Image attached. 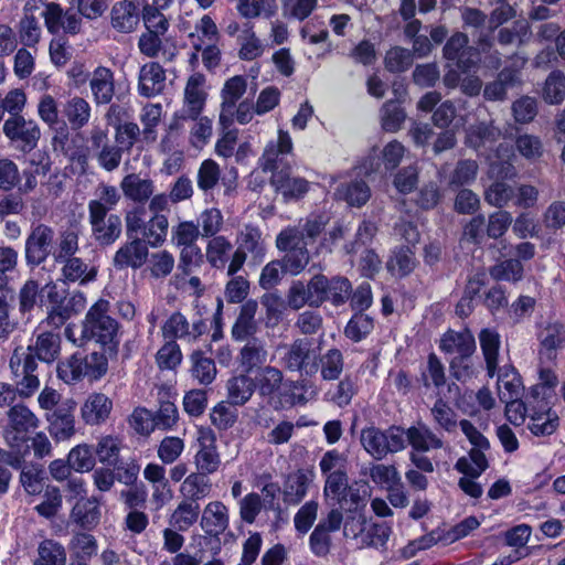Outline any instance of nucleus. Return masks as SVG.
<instances>
[{"instance_id": "nucleus-48", "label": "nucleus", "mask_w": 565, "mask_h": 565, "mask_svg": "<svg viewBox=\"0 0 565 565\" xmlns=\"http://www.w3.org/2000/svg\"><path fill=\"white\" fill-rule=\"evenodd\" d=\"M255 385L246 374L234 376L227 382L228 398L234 405H243L253 395Z\"/></svg>"}, {"instance_id": "nucleus-25", "label": "nucleus", "mask_w": 565, "mask_h": 565, "mask_svg": "<svg viewBox=\"0 0 565 565\" xmlns=\"http://www.w3.org/2000/svg\"><path fill=\"white\" fill-rule=\"evenodd\" d=\"M315 472L309 469H299L290 473L284 484V500L289 504H298L307 494Z\"/></svg>"}, {"instance_id": "nucleus-35", "label": "nucleus", "mask_w": 565, "mask_h": 565, "mask_svg": "<svg viewBox=\"0 0 565 565\" xmlns=\"http://www.w3.org/2000/svg\"><path fill=\"white\" fill-rule=\"evenodd\" d=\"M238 56L244 61H253L260 57L266 51L267 44L262 40L253 26L245 24L238 35Z\"/></svg>"}, {"instance_id": "nucleus-31", "label": "nucleus", "mask_w": 565, "mask_h": 565, "mask_svg": "<svg viewBox=\"0 0 565 565\" xmlns=\"http://www.w3.org/2000/svg\"><path fill=\"white\" fill-rule=\"evenodd\" d=\"M120 188L127 199L138 203L148 201L154 192L153 181L136 173L127 174L121 180Z\"/></svg>"}, {"instance_id": "nucleus-60", "label": "nucleus", "mask_w": 565, "mask_h": 565, "mask_svg": "<svg viewBox=\"0 0 565 565\" xmlns=\"http://www.w3.org/2000/svg\"><path fill=\"white\" fill-rule=\"evenodd\" d=\"M267 360V351L257 341L248 342L241 351V364L247 373L260 366Z\"/></svg>"}, {"instance_id": "nucleus-27", "label": "nucleus", "mask_w": 565, "mask_h": 565, "mask_svg": "<svg viewBox=\"0 0 565 565\" xmlns=\"http://www.w3.org/2000/svg\"><path fill=\"white\" fill-rule=\"evenodd\" d=\"M334 198L350 206L361 207L370 200L371 189L365 181L353 179L339 185L334 191Z\"/></svg>"}, {"instance_id": "nucleus-29", "label": "nucleus", "mask_w": 565, "mask_h": 565, "mask_svg": "<svg viewBox=\"0 0 565 565\" xmlns=\"http://www.w3.org/2000/svg\"><path fill=\"white\" fill-rule=\"evenodd\" d=\"M228 514L226 507L220 501L206 504L201 518V527L206 534L217 535L226 530Z\"/></svg>"}, {"instance_id": "nucleus-15", "label": "nucleus", "mask_w": 565, "mask_h": 565, "mask_svg": "<svg viewBox=\"0 0 565 565\" xmlns=\"http://www.w3.org/2000/svg\"><path fill=\"white\" fill-rule=\"evenodd\" d=\"M247 81L244 76H233L225 81L221 89V105L218 125L224 129L232 126L234 121V108L241 97L246 93Z\"/></svg>"}, {"instance_id": "nucleus-21", "label": "nucleus", "mask_w": 565, "mask_h": 565, "mask_svg": "<svg viewBox=\"0 0 565 565\" xmlns=\"http://www.w3.org/2000/svg\"><path fill=\"white\" fill-rule=\"evenodd\" d=\"M270 184L285 201L302 198L310 188L309 182L305 178L292 175L287 170L273 172Z\"/></svg>"}, {"instance_id": "nucleus-62", "label": "nucleus", "mask_w": 565, "mask_h": 565, "mask_svg": "<svg viewBox=\"0 0 565 565\" xmlns=\"http://www.w3.org/2000/svg\"><path fill=\"white\" fill-rule=\"evenodd\" d=\"M57 375L66 384H73L85 377L83 358L74 354L57 365Z\"/></svg>"}, {"instance_id": "nucleus-63", "label": "nucleus", "mask_w": 565, "mask_h": 565, "mask_svg": "<svg viewBox=\"0 0 565 565\" xmlns=\"http://www.w3.org/2000/svg\"><path fill=\"white\" fill-rule=\"evenodd\" d=\"M185 444L183 439L175 436L164 437L158 447V458L164 465H171L178 460V458L184 451Z\"/></svg>"}, {"instance_id": "nucleus-22", "label": "nucleus", "mask_w": 565, "mask_h": 565, "mask_svg": "<svg viewBox=\"0 0 565 565\" xmlns=\"http://www.w3.org/2000/svg\"><path fill=\"white\" fill-rule=\"evenodd\" d=\"M53 231L45 225L35 226L25 243V257L29 263L39 265L50 254L53 242Z\"/></svg>"}, {"instance_id": "nucleus-3", "label": "nucleus", "mask_w": 565, "mask_h": 565, "mask_svg": "<svg viewBox=\"0 0 565 565\" xmlns=\"http://www.w3.org/2000/svg\"><path fill=\"white\" fill-rule=\"evenodd\" d=\"M514 153L508 146L501 143L495 153L489 157V178L494 181L486 189L484 200L495 207H504L514 198L515 190L504 180L513 179L516 174L512 163Z\"/></svg>"}, {"instance_id": "nucleus-51", "label": "nucleus", "mask_w": 565, "mask_h": 565, "mask_svg": "<svg viewBox=\"0 0 565 565\" xmlns=\"http://www.w3.org/2000/svg\"><path fill=\"white\" fill-rule=\"evenodd\" d=\"M192 376L202 385L211 384L216 376V367L214 361L203 355L202 352L195 351L191 355Z\"/></svg>"}, {"instance_id": "nucleus-40", "label": "nucleus", "mask_w": 565, "mask_h": 565, "mask_svg": "<svg viewBox=\"0 0 565 565\" xmlns=\"http://www.w3.org/2000/svg\"><path fill=\"white\" fill-rule=\"evenodd\" d=\"M62 273L66 280L84 285L96 278L97 268L84 263L81 258L68 257L64 263Z\"/></svg>"}, {"instance_id": "nucleus-57", "label": "nucleus", "mask_w": 565, "mask_h": 565, "mask_svg": "<svg viewBox=\"0 0 565 565\" xmlns=\"http://www.w3.org/2000/svg\"><path fill=\"white\" fill-rule=\"evenodd\" d=\"M519 81L515 71L503 70L497 81L488 84L483 95L489 100H501L504 98L507 88L513 86Z\"/></svg>"}, {"instance_id": "nucleus-23", "label": "nucleus", "mask_w": 565, "mask_h": 565, "mask_svg": "<svg viewBox=\"0 0 565 565\" xmlns=\"http://www.w3.org/2000/svg\"><path fill=\"white\" fill-rule=\"evenodd\" d=\"M148 247L140 238H134L124 244L114 255V266L117 268H140L147 260Z\"/></svg>"}, {"instance_id": "nucleus-19", "label": "nucleus", "mask_w": 565, "mask_h": 565, "mask_svg": "<svg viewBox=\"0 0 565 565\" xmlns=\"http://www.w3.org/2000/svg\"><path fill=\"white\" fill-rule=\"evenodd\" d=\"M74 406L75 403L68 401L46 415L50 433L57 441L67 440L75 434Z\"/></svg>"}, {"instance_id": "nucleus-28", "label": "nucleus", "mask_w": 565, "mask_h": 565, "mask_svg": "<svg viewBox=\"0 0 565 565\" xmlns=\"http://www.w3.org/2000/svg\"><path fill=\"white\" fill-rule=\"evenodd\" d=\"M110 14L111 25L119 32H132L139 23L138 7L130 0L115 3Z\"/></svg>"}, {"instance_id": "nucleus-41", "label": "nucleus", "mask_w": 565, "mask_h": 565, "mask_svg": "<svg viewBox=\"0 0 565 565\" xmlns=\"http://www.w3.org/2000/svg\"><path fill=\"white\" fill-rule=\"evenodd\" d=\"M200 514L198 502L181 501L172 512L169 523L178 531L189 530L196 521Z\"/></svg>"}, {"instance_id": "nucleus-39", "label": "nucleus", "mask_w": 565, "mask_h": 565, "mask_svg": "<svg viewBox=\"0 0 565 565\" xmlns=\"http://www.w3.org/2000/svg\"><path fill=\"white\" fill-rule=\"evenodd\" d=\"M232 249L233 245L227 237L223 235L211 237L205 247L206 260L214 268H224Z\"/></svg>"}, {"instance_id": "nucleus-17", "label": "nucleus", "mask_w": 565, "mask_h": 565, "mask_svg": "<svg viewBox=\"0 0 565 565\" xmlns=\"http://www.w3.org/2000/svg\"><path fill=\"white\" fill-rule=\"evenodd\" d=\"M468 36L463 33H455L444 47V56L448 61L457 63L461 72H468L479 62V53L473 47H468Z\"/></svg>"}, {"instance_id": "nucleus-8", "label": "nucleus", "mask_w": 565, "mask_h": 565, "mask_svg": "<svg viewBox=\"0 0 565 565\" xmlns=\"http://www.w3.org/2000/svg\"><path fill=\"white\" fill-rule=\"evenodd\" d=\"M282 365L290 371L312 375L318 371V353L308 339H297L291 344L278 348Z\"/></svg>"}, {"instance_id": "nucleus-46", "label": "nucleus", "mask_w": 565, "mask_h": 565, "mask_svg": "<svg viewBox=\"0 0 565 565\" xmlns=\"http://www.w3.org/2000/svg\"><path fill=\"white\" fill-rule=\"evenodd\" d=\"M168 228V217L163 214H153V216L146 222L142 236L151 247H158L166 241Z\"/></svg>"}, {"instance_id": "nucleus-42", "label": "nucleus", "mask_w": 565, "mask_h": 565, "mask_svg": "<svg viewBox=\"0 0 565 565\" xmlns=\"http://www.w3.org/2000/svg\"><path fill=\"white\" fill-rule=\"evenodd\" d=\"M565 340V327L558 323L550 324L541 342L539 356L546 361H555L557 358V349Z\"/></svg>"}, {"instance_id": "nucleus-55", "label": "nucleus", "mask_w": 565, "mask_h": 565, "mask_svg": "<svg viewBox=\"0 0 565 565\" xmlns=\"http://www.w3.org/2000/svg\"><path fill=\"white\" fill-rule=\"evenodd\" d=\"M405 119L406 114L398 103L388 100L383 105L381 109V124L385 131H398Z\"/></svg>"}, {"instance_id": "nucleus-14", "label": "nucleus", "mask_w": 565, "mask_h": 565, "mask_svg": "<svg viewBox=\"0 0 565 565\" xmlns=\"http://www.w3.org/2000/svg\"><path fill=\"white\" fill-rule=\"evenodd\" d=\"M38 364L34 356L15 350L10 359V369L18 379L19 394L22 397L31 396L40 386V380L34 375Z\"/></svg>"}, {"instance_id": "nucleus-34", "label": "nucleus", "mask_w": 565, "mask_h": 565, "mask_svg": "<svg viewBox=\"0 0 565 565\" xmlns=\"http://www.w3.org/2000/svg\"><path fill=\"white\" fill-rule=\"evenodd\" d=\"M490 448H471L467 456L460 457L455 468L458 472L472 478H479L489 467L486 451Z\"/></svg>"}, {"instance_id": "nucleus-30", "label": "nucleus", "mask_w": 565, "mask_h": 565, "mask_svg": "<svg viewBox=\"0 0 565 565\" xmlns=\"http://www.w3.org/2000/svg\"><path fill=\"white\" fill-rule=\"evenodd\" d=\"M405 441L413 451L428 452L443 447V440L425 425L412 426L404 430Z\"/></svg>"}, {"instance_id": "nucleus-1", "label": "nucleus", "mask_w": 565, "mask_h": 565, "mask_svg": "<svg viewBox=\"0 0 565 565\" xmlns=\"http://www.w3.org/2000/svg\"><path fill=\"white\" fill-rule=\"evenodd\" d=\"M479 342L489 377L498 375L497 391L501 402L520 397L523 391L521 376L512 365L498 367L500 334L493 329H482Z\"/></svg>"}, {"instance_id": "nucleus-38", "label": "nucleus", "mask_w": 565, "mask_h": 565, "mask_svg": "<svg viewBox=\"0 0 565 565\" xmlns=\"http://www.w3.org/2000/svg\"><path fill=\"white\" fill-rule=\"evenodd\" d=\"M63 113L73 129H81L88 124L92 107L83 97L74 96L65 103Z\"/></svg>"}, {"instance_id": "nucleus-33", "label": "nucleus", "mask_w": 565, "mask_h": 565, "mask_svg": "<svg viewBox=\"0 0 565 565\" xmlns=\"http://www.w3.org/2000/svg\"><path fill=\"white\" fill-rule=\"evenodd\" d=\"M39 334L34 345H30L29 350L45 363H51L57 359L61 351V340L57 333L46 330H38Z\"/></svg>"}, {"instance_id": "nucleus-18", "label": "nucleus", "mask_w": 565, "mask_h": 565, "mask_svg": "<svg viewBox=\"0 0 565 565\" xmlns=\"http://www.w3.org/2000/svg\"><path fill=\"white\" fill-rule=\"evenodd\" d=\"M42 15L47 31L52 34H56L60 31L76 34L81 30V18L70 11L64 12L62 7L57 3L51 2L45 4Z\"/></svg>"}, {"instance_id": "nucleus-5", "label": "nucleus", "mask_w": 565, "mask_h": 565, "mask_svg": "<svg viewBox=\"0 0 565 565\" xmlns=\"http://www.w3.org/2000/svg\"><path fill=\"white\" fill-rule=\"evenodd\" d=\"M308 242L297 227L281 231L276 238L278 249L286 252L282 258L284 273L300 274L309 263Z\"/></svg>"}, {"instance_id": "nucleus-59", "label": "nucleus", "mask_w": 565, "mask_h": 565, "mask_svg": "<svg viewBox=\"0 0 565 565\" xmlns=\"http://www.w3.org/2000/svg\"><path fill=\"white\" fill-rule=\"evenodd\" d=\"M67 458L72 469L77 472H88L95 466L93 450L87 444H81L72 448Z\"/></svg>"}, {"instance_id": "nucleus-53", "label": "nucleus", "mask_w": 565, "mask_h": 565, "mask_svg": "<svg viewBox=\"0 0 565 565\" xmlns=\"http://www.w3.org/2000/svg\"><path fill=\"white\" fill-rule=\"evenodd\" d=\"M189 119L194 121L190 129L189 141L194 148L202 149L210 142L213 135V119L202 114Z\"/></svg>"}, {"instance_id": "nucleus-24", "label": "nucleus", "mask_w": 565, "mask_h": 565, "mask_svg": "<svg viewBox=\"0 0 565 565\" xmlns=\"http://www.w3.org/2000/svg\"><path fill=\"white\" fill-rule=\"evenodd\" d=\"M439 349L450 355H472L476 340L469 330L460 332L449 330L440 339Z\"/></svg>"}, {"instance_id": "nucleus-43", "label": "nucleus", "mask_w": 565, "mask_h": 565, "mask_svg": "<svg viewBox=\"0 0 565 565\" xmlns=\"http://www.w3.org/2000/svg\"><path fill=\"white\" fill-rule=\"evenodd\" d=\"M554 361H546L539 356V383L531 387L530 394L534 399L546 397L545 390L553 391L558 384V377L554 370L550 366Z\"/></svg>"}, {"instance_id": "nucleus-44", "label": "nucleus", "mask_w": 565, "mask_h": 565, "mask_svg": "<svg viewBox=\"0 0 565 565\" xmlns=\"http://www.w3.org/2000/svg\"><path fill=\"white\" fill-rule=\"evenodd\" d=\"M414 252L406 247H402L393 252L387 262V270L394 277H405L409 275L416 267Z\"/></svg>"}, {"instance_id": "nucleus-13", "label": "nucleus", "mask_w": 565, "mask_h": 565, "mask_svg": "<svg viewBox=\"0 0 565 565\" xmlns=\"http://www.w3.org/2000/svg\"><path fill=\"white\" fill-rule=\"evenodd\" d=\"M198 451L194 455V465L199 471L212 475L221 466V457L216 447V436L207 427H199L196 431Z\"/></svg>"}, {"instance_id": "nucleus-54", "label": "nucleus", "mask_w": 565, "mask_h": 565, "mask_svg": "<svg viewBox=\"0 0 565 565\" xmlns=\"http://www.w3.org/2000/svg\"><path fill=\"white\" fill-rule=\"evenodd\" d=\"M38 558L34 565H65L66 553L64 547L52 540L43 541L38 548Z\"/></svg>"}, {"instance_id": "nucleus-50", "label": "nucleus", "mask_w": 565, "mask_h": 565, "mask_svg": "<svg viewBox=\"0 0 565 565\" xmlns=\"http://www.w3.org/2000/svg\"><path fill=\"white\" fill-rule=\"evenodd\" d=\"M500 136V130L492 125L480 124L471 126L467 131L466 143L479 150L491 145Z\"/></svg>"}, {"instance_id": "nucleus-10", "label": "nucleus", "mask_w": 565, "mask_h": 565, "mask_svg": "<svg viewBox=\"0 0 565 565\" xmlns=\"http://www.w3.org/2000/svg\"><path fill=\"white\" fill-rule=\"evenodd\" d=\"M236 243L237 248L228 263L227 275H234L243 267L247 254H250L258 260L265 255L262 232L257 227L250 225L244 226L237 235Z\"/></svg>"}, {"instance_id": "nucleus-2", "label": "nucleus", "mask_w": 565, "mask_h": 565, "mask_svg": "<svg viewBox=\"0 0 565 565\" xmlns=\"http://www.w3.org/2000/svg\"><path fill=\"white\" fill-rule=\"evenodd\" d=\"M109 303L104 299L96 301L86 313L82 327L67 326L65 337L75 345L94 340L100 344L110 343L117 332V323L108 312Z\"/></svg>"}, {"instance_id": "nucleus-4", "label": "nucleus", "mask_w": 565, "mask_h": 565, "mask_svg": "<svg viewBox=\"0 0 565 565\" xmlns=\"http://www.w3.org/2000/svg\"><path fill=\"white\" fill-rule=\"evenodd\" d=\"M360 441L371 457L381 460L388 454L398 452L405 448V434L399 427H391L385 431L367 427L362 429Z\"/></svg>"}, {"instance_id": "nucleus-11", "label": "nucleus", "mask_w": 565, "mask_h": 565, "mask_svg": "<svg viewBox=\"0 0 565 565\" xmlns=\"http://www.w3.org/2000/svg\"><path fill=\"white\" fill-rule=\"evenodd\" d=\"M8 426L4 429V438L9 446L18 447L28 440V434L38 428L40 420L26 406L18 404L8 412Z\"/></svg>"}, {"instance_id": "nucleus-6", "label": "nucleus", "mask_w": 565, "mask_h": 565, "mask_svg": "<svg viewBox=\"0 0 565 565\" xmlns=\"http://www.w3.org/2000/svg\"><path fill=\"white\" fill-rule=\"evenodd\" d=\"M406 152L404 145L397 140L387 142L381 151L373 149L354 168L356 175H371L373 173L390 172L402 162Z\"/></svg>"}, {"instance_id": "nucleus-9", "label": "nucleus", "mask_w": 565, "mask_h": 565, "mask_svg": "<svg viewBox=\"0 0 565 565\" xmlns=\"http://www.w3.org/2000/svg\"><path fill=\"white\" fill-rule=\"evenodd\" d=\"M2 129L12 146L23 152H30L35 149L41 138L39 124L23 116L9 117L4 121Z\"/></svg>"}, {"instance_id": "nucleus-37", "label": "nucleus", "mask_w": 565, "mask_h": 565, "mask_svg": "<svg viewBox=\"0 0 565 565\" xmlns=\"http://www.w3.org/2000/svg\"><path fill=\"white\" fill-rule=\"evenodd\" d=\"M257 307L255 300H248L242 306L239 316L232 328V335L235 340L243 341L255 333Z\"/></svg>"}, {"instance_id": "nucleus-64", "label": "nucleus", "mask_w": 565, "mask_h": 565, "mask_svg": "<svg viewBox=\"0 0 565 565\" xmlns=\"http://www.w3.org/2000/svg\"><path fill=\"white\" fill-rule=\"evenodd\" d=\"M565 96V76L561 72H553L545 82L543 98L550 104H559Z\"/></svg>"}, {"instance_id": "nucleus-32", "label": "nucleus", "mask_w": 565, "mask_h": 565, "mask_svg": "<svg viewBox=\"0 0 565 565\" xmlns=\"http://www.w3.org/2000/svg\"><path fill=\"white\" fill-rule=\"evenodd\" d=\"M90 90L96 104H108L114 96V74L104 66L94 70L90 81Z\"/></svg>"}, {"instance_id": "nucleus-26", "label": "nucleus", "mask_w": 565, "mask_h": 565, "mask_svg": "<svg viewBox=\"0 0 565 565\" xmlns=\"http://www.w3.org/2000/svg\"><path fill=\"white\" fill-rule=\"evenodd\" d=\"M166 82L164 70L154 62L145 64L139 72V93L152 97L163 90Z\"/></svg>"}, {"instance_id": "nucleus-45", "label": "nucleus", "mask_w": 565, "mask_h": 565, "mask_svg": "<svg viewBox=\"0 0 565 565\" xmlns=\"http://www.w3.org/2000/svg\"><path fill=\"white\" fill-rule=\"evenodd\" d=\"M121 440L115 436H102L95 447L98 461L103 465L115 467L120 457Z\"/></svg>"}, {"instance_id": "nucleus-52", "label": "nucleus", "mask_w": 565, "mask_h": 565, "mask_svg": "<svg viewBox=\"0 0 565 565\" xmlns=\"http://www.w3.org/2000/svg\"><path fill=\"white\" fill-rule=\"evenodd\" d=\"M345 470H335L326 477L323 494L327 501L339 503L349 488Z\"/></svg>"}, {"instance_id": "nucleus-49", "label": "nucleus", "mask_w": 565, "mask_h": 565, "mask_svg": "<svg viewBox=\"0 0 565 565\" xmlns=\"http://www.w3.org/2000/svg\"><path fill=\"white\" fill-rule=\"evenodd\" d=\"M369 497L370 491L367 484L355 482L348 488L343 500L341 499L338 504L341 509L360 513V511L366 507Z\"/></svg>"}, {"instance_id": "nucleus-20", "label": "nucleus", "mask_w": 565, "mask_h": 565, "mask_svg": "<svg viewBox=\"0 0 565 565\" xmlns=\"http://www.w3.org/2000/svg\"><path fill=\"white\" fill-rule=\"evenodd\" d=\"M113 409V401L104 393L88 394L81 406V417L86 425L96 426L105 423Z\"/></svg>"}, {"instance_id": "nucleus-61", "label": "nucleus", "mask_w": 565, "mask_h": 565, "mask_svg": "<svg viewBox=\"0 0 565 565\" xmlns=\"http://www.w3.org/2000/svg\"><path fill=\"white\" fill-rule=\"evenodd\" d=\"M201 235L199 226L192 221H182L171 230V242L174 246L194 245Z\"/></svg>"}, {"instance_id": "nucleus-56", "label": "nucleus", "mask_w": 565, "mask_h": 565, "mask_svg": "<svg viewBox=\"0 0 565 565\" xmlns=\"http://www.w3.org/2000/svg\"><path fill=\"white\" fill-rule=\"evenodd\" d=\"M224 224L222 212L216 207H210L202 211L198 218V226L201 228L203 237L218 236Z\"/></svg>"}, {"instance_id": "nucleus-47", "label": "nucleus", "mask_w": 565, "mask_h": 565, "mask_svg": "<svg viewBox=\"0 0 565 565\" xmlns=\"http://www.w3.org/2000/svg\"><path fill=\"white\" fill-rule=\"evenodd\" d=\"M282 383V373L274 366L259 369L255 375V387L263 396H271Z\"/></svg>"}, {"instance_id": "nucleus-16", "label": "nucleus", "mask_w": 565, "mask_h": 565, "mask_svg": "<svg viewBox=\"0 0 565 565\" xmlns=\"http://www.w3.org/2000/svg\"><path fill=\"white\" fill-rule=\"evenodd\" d=\"M559 427V416L546 402L530 404L527 429L536 437L553 435Z\"/></svg>"}, {"instance_id": "nucleus-7", "label": "nucleus", "mask_w": 565, "mask_h": 565, "mask_svg": "<svg viewBox=\"0 0 565 565\" xmlns=\"http://www.w3.org/2000/svg\"><path fill=\"white\" fill-rule=\"evenodd\" d=\"M88 222L94 238L100 245H111L121 234V220L117 214H108L107 207L100 201L88 203Z\"/></svg>"}, {"instance_id": "nucleus-36", "label": "nucleus", "mask_w": 565, "mask_h": 565, "mask_svg": "<svg viewBox=\"0 0 565 565\" xmlns=\"http://www.w3.org/2000/svg\"><path fill=\"white\" fill-rule=\"evenodd\" d=\"M180 492L189 502H198L210 494L211 482L205 473L192 472L182 481Z\"/></svg>"}, {"instance_id": "nucleus-12", "label": "nucleus", "mask_w": 565, "mask_h": 565, "mask_svg": "<svg viewBox=\"0 0 565 565\" xmlns=\"http://www.w3.org/2000/svg\"><path fill=\"white\" fill-rule=\"evenodd\" d=\"M207 96L206 77L201 73H193L185 83L182 108L175 113V118H195L201 115Z\"/></svg>"}, {"instance_id": "nucleus-58", "label": "nucleus", "mask_w": 565, "mask_h": 565, "mask_svg": "<svg viewBox=\"0 0 565 565\" xmlns=\"http://www.w3.org/2000/svg\"><path fill=\"white\" fill-rule=\"evenodd\" d=\"M20 481L26 493L40 494L45 486V471L38 466L23 467Z\"/></svg>"}]
</instances>
